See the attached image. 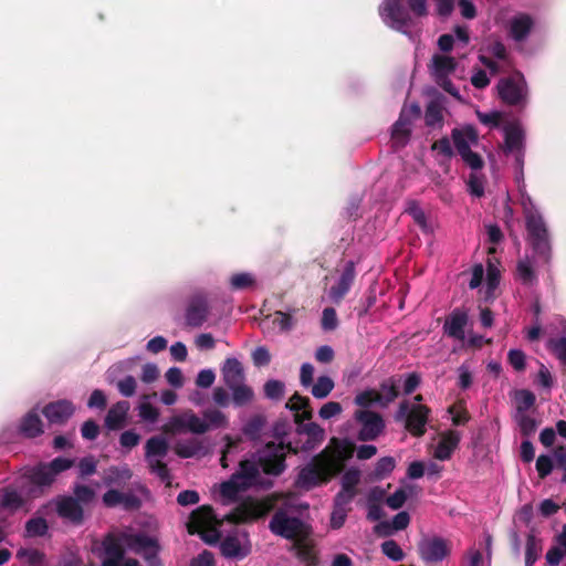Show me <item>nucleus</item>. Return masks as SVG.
I'll return each mask as SVG.
<instances>
[{
  "label": "nucleus",
  "mask_w": 566,
  "mask_h": 566,
  "mask_svg": "<svg viewBox=\"0 0 566 566\" xmlns=\"http://www.w3.org/2000/svg\"><path fill=\"white\" fill-rule=\"evenodd\" d=\"M102 566H122L125 551L143 556L147 566H163L157 538L132 526L109 532L102 541Z\"/></svg>",
  "instance_id": "1"
},
{
  "label": "nucleus",
  "mask_w": 566,
  "mask_h": 566,
  "mask_svg": "<svg viewBox=\"0 0 566 566\" xmlns=\"http://www.w3.org/2000/svg\"><path fill=\"white\" fill-rule=\"evenodd\" d=\"M352 457L353 449L347 440L333 438L328 447L314 455L307 464L300 468L294 482L295 488L311 491L326 484L333 476L343 471L345 463Z\"/></svg>",
  "instance_id": "2"
},
{
  "label": "nucleus",
  "mask_w": 566,
  "mask_h": 566,
  "mask_svg": "<svg viewBox=\"0 0 566 566\" xmlns=\"http://www.w3.org/2000/svg\"><path fill=\"white\" fill-rule=\"evenodd\" d=\"M520 192L527 244L539 261L549 263L553 248L548 223L532 197L525 190Z\"/></svg>",
  "instance_id": "3"
},
{
  "label": "nucleus",
  "mask_w": 566,
  "mask_h": 566,
  "mask_svg": "<svg viewBox=\"0 0 566 566\" xmlns=\"http://www.w3.org/2000/svg\"><path fill=\"white\" fill-rule=\"evenodd\" d=\"M73 465V459L57 457L50 462H40L33 467L25 468L22 479L31 484L28 493L33 497L40 496L45 489H49L55 482L60 473L71 469Z\"/></svg>",
  "instance_id": "4"
},
{
  "label": "nucleus",
  "mask_w": 566,
  "mask_h": 566,
  "mask_svg": "<svg viewBox=\"0 0 566 566\" xmlns=\"http://www.w3.org/2000/svg\"><path fill=\"white\" fill-rule=\"evenodd\" d=\"M262 480L261 473L252 461H240L238 470L219 486L220 502L223 505L237 502L241 492L261 485Z\"/></svg>",
  "instance_id": "5"
},
{
  "label": "nucleus",
  "mask_w": 566,
  "mask_h": 566,
  "mask_svg": "<svg viewBox=\"0 0 566 566\" xmlns=\"http://www.w3.org/2000/svg\"><path fill=\"white\" fill-rule=\"evenodd\" d=\"M290 451V446L283 441L268 442L255 452L249 453L242 461H252L264 474L277 476L286 469V455Z\"/></svg>",
  "instance_id": "6"
},
{
  "label": "nucleus",
  "mask_w": 566,
  "mask_h": 566,
  "mask_svg": "<svg viewBox=\"0 0 566 566\" xmlns=\"http://www.w3.org/2000/svg\"><path fill=\"white\" fill-rule=\"evenodd\" d=\"M221 376L223 384L232 392L234 407H244L253 400L254 391L245 384L244 369L239 359L227 358L221 367Z\"/></svg>",
  "instance_id": "7"
},
{
  "label": "nucleus",
  "mask_w": 566,
  "mask_h": 566,
  "mask_svg": "<svg viewBox=\"0 0 566 566\" xmlns=\"http://www.w3.org/2000/svg\"><path fill=\"white\" fill-rule=\"evenodd\" d=\"M379 15L387 27L416 41L417 34L413 30L417 21L405 8L403 0H384L379 6Z\"/></svg>",
  "instance_id": "8"
},
{
  "label": "nucleus",
  "mask_w": 566,
  "mask_h": 566,
  "mask_svg": "<svg viewBox=\"0 0 566 566\" xmlns=\"http://www.w3.org/2000/svg\"><path fill=\"white\" fill-rule=\"evenodd\" d=\"M507 39L520 53H527L526 45L536 30V19L527 12H515L505 21Z\"/></svg>",
  "instance_id": "9"
},
{
  "label": "nucleus",
  "mask_w": 566,
  "mask_h": 566,
  "mask_svg": "<svg viewBox=\"0 0 566 566\" xmlns=\"http://www.w3.org/2000/svg\"><path fill=\"white\" fill-rule=\"evenodd\" d=\"M168 451L169 443L164 436L150 437L145 443V461L150 473L161 482L170 484L171 474L165 462Z\"/></svg>",
  "instance_id": "10"
},
{
  "label": "nucleus",
  "mask_w": 566,
  "mask_h": 566,
  "mask_svg": "<svg viewBox=\"0 0 566 566\" xmlns=\"http://www.w3.org/2000/svg\"><path fill=\"white\" fill-rule=\"evenodd\" d=\"M430 409L422 403H410L403 400L395 413L396 421H405V428L415 437H421L427 431Z\"/></svg>",
  "instance_id": "11"
},
{
  "label": "nucleus",
  "mask_w": 566,
  "mask_h": 566,
  "mask_svg": "<svg viewBox=\"0 0 566 566\" xmlns=\"http://www.w3.org/2000/svg\"><path fill=\"white\" fill-rule=\"evenodd\" d=\"M499 97L510 106L525 107L528 103V85L522 74L501 78L496 85Z\"/></svg>",
  "instance_id": "12"
},
{
  "label": "nucleus",
  "mask_w": 566,
  "mask_h": 566,
  "mask_svg": "<svg viewBox=\"0 0 566 566\" xmlns=\"http://www.w3.org/2000/svg\"><path fill=\"white\" fill-rule=\"evenodd\" d=\"M269 528L273 534L293 541L303 535L304 523L300 517L277 510L270 520Z\"/></svg>",
  "instance_id": "13"
},
{
  "label": "nucleus",
  "mask_w": 566,
  "mask_h": 566,
  "mask_svg": "<svg viewBox=\"0 0 566 566\" xmlns=\"http://www.w3.org/2000/svg\"><path fill=\"white\" fill-rule=\"evenodd\" d=\"M421 114V108L417 103L409 106H403L399 118L392 125L391 139L395 148L405 147L411 135V126L413 119L418 118Z\"/></svg>",
  "instance_id": "14"
},
{
  "label": "nucleus",
  "mask_w": 566,
  "mask_h": 566,
  "mask_svg": "<svg viewBox=\"0 0 566 566\" xmlns=\"http://www.w3.org/2000/svg\"><path fill=\"white\" fill-rule=\"evenodd\" d=\"M354 419L359 424L357 438L364 442L376 440L386 427L380 413L367 409L355 411Z\"/></svg>",
  "instance_id": "15"
},
{
  "label": "nucleus",
  "mask_w": 566,
  "mask_h": 566,
  "mask_svg": "<svg viewBox=\"0 0 566 566\" xmlns=\"http://www.w3.org/2000/svg\"><path fill=\"white\" fill-rule=\"evenodd\" d=\"M336 279L328 290V298L338 304L350 291L356 279V263L353 260L344 261L336 269Z\"/></svg>",
  "instance_id": "16"
},
{
  "label": "nucleus",
  "mask_w": 566,
  "mask_h": 566,
  "mask_svg": "<svg viewBox=\"0 0 566 566\" xmlns=\"http://www.w3.org/2000/svg\"><path fill=\"white\" fill-rule=\"evenodd\" d=\"M220 551L226 558L241 560L251 553V542L245 533L228 534L220 542Z\"/></svg>",
  "instance_id": "17"
},
{
  "label": "nucleus",
  "mask_w": 566,
  "mask_h": 566,
  "mask_svg": "<svg viewBox=\"0 0 566 566\" xmlns=\"http://www.w3.org/2000/svg\"><path fill=\"white\" fill-rule=\"evenodd\" d=\"M420 557L427 564L442 562L450 553L448 542L439 536H426L418 544Z\"/></svg>",
  "instance_id": "18"
},
{
  "label": "nucleus",
  "mask_w": 566,
  "mask_h": 566,
  "mask_svg": "<svg viewBox=\"0 0 566 566\" xmlns=\"http://www.w3.org/2000/svg\"><path fill=\"white\" fill-rule=\"evenodd\" d=\"M203 417L200 418L192 410H186L179 415L172 416L168 420V427L174 432H191L203 434L208 427L203 423Z\"/></svg>",
  "instance_id": "19"
},
{
  "label": "nucleus",
  "mask_w": 566,
  "mask_h": 566,
  "mask_svg": "<svg viewBox=\"0 0 566 566\" xmlns=\"http://www.w3.org/2000/svg\"><path fill=\"white\" fill-rule=\"evenodd\" d=\"M20 511L28 512V499L15 485L0 488V512L13 515Z\"/></svg>",
  "instance_id": "20"
},
{
  "label": "nucleus",
  "mask_w": 566,
  "mask_h": 566,
  "mask_svg": "<svg viewBox=\"0 0 566 566\" xmlns=\"http://www.w3.org/2000/svg\"><path fill=\"white\" fill-rule=\"evenodd\" d=\"M52 503L55 506L56 514L64 521L73 525H80L84 520V510L80 502L72 495H59Z\"/></svg>",
  "instance_id": "21"
},
{
  "label": "nucleus",
  "mask_w": 566,
  "mask_h": 566,
  "mask_svg": "<svg viewBox=\"0 0 566 566\" xmlns=\"http://www.w3.org/2000/svg\"><path fill=\"white\" fill-rule=\"evenodd\" d=\"M469 321L468 312L463 308H454L443 324V332L448 336L458 339H465V326Z\"/></svg>",
  "instance_id": "22"
},
{
  "label": "nucleus",
  "mask_w": 566,
  "mask_h": 566,
  "mask_svg": "<svg viewBox=\"0 0 566 566\" xmlns=\"http://www.w3.org/2000/svg\"><path fill=\"white\" fill-rule=\"evenodd\" d=\"M209 306L206 297L197 295L191 298L185 314L186 323L190 327H200L207 321Z\"/></svg>",
  "instance_id": "23"
},
{
  "label": "nucleus",
  "mask_w": 566,
  "mask_h": 566,
  "mask_svg": "<svg viewBox=\"0 0 566 566\" xmlns=\"http://www.w3.org/2000/svg\"><path fill=\"white\" fill-rule=\"evenodd\" d=\"M74 411L75 407L72 401L61 399L48 403L43 408L42 413L51 423H62L70 419Z\"/></svg>",
  "instance_id": "24"
},
{
  "label": "nucleus",
  "mask_w": 566,
  "mask_h": 566,
  "mask_svg": "<svg viewBox=\"0 0 566 566\" xmlns=\"http://www.w3.org/2000/svg\"><path fill=\"white\" fill-rule=\"evenodd\" d=\"M451 137L458 154H462L463 151L471 149L479 143L478 132L471 125H467L461 128H453Z\"/></svg>",
  "instance_id": "25"
},
{
  "label": "nucleus",
  "mask_w": 566,
  "mask_h": 566,
  "mask_svg": "<svg viewBox=\"0 0 566 566\" xmlns=\"http://www.w3.org/2000/svg\"><path fill=\"white\" fill-rule=\"evenodd\" d=\"M130 405L126 400H119L114 403L105 416V427L111 431H116L125 427Z\"/></svg>",
  "instance_id": "26"
},
{
  "label": "nucleus",
  "mask_w": 566,
  "mask_h": 566,
  "mask_svg": "<svg viewBox=\"0 0 566 566\" xmlns=\"http://www.w3.org/2000/svg\"><path fill=\"white\" fill-rule=\"evenodd\" d=\"M18 431L25 438H35L43 433V422L36 409L30 410L22 417Z\"/></svg>",
  "instance_id": "27"
},
{
  "label": "nucleus",
  "mask_w": 566,
  "mask_h": 566,
  "mask_svg": "<svg viewBox=\"0 0 566 566\" xmlns=\"http://www.w3.org/2000/svg\"><path fill=\"white\" fill-rule=\"evenodd\" d=\"M461 440L458 431L449 430L441 436L434 450V458L440 461L449 460Z\"/></svg>",
  "instance_id": "28"
},
{
  "label": "nucleus",
  "mask_w": 566,
  "mask_h": 566,
  "mask_svg": "<svg viewBox=\"0 0 566 566\" xmlns=\"http://www.w3.org/2000/svg\"><path fill=\"white\" fill-rule=\"evenodd\" d=\"M483 539L485 556L480 549L471 547L467 553L468 566H491L493 542L492 535L489 532H484Z\"/></svg>",
  "instance_id": "29"
},
{
  "label": "nucleus",
  "mask_w": 566,
  "mask_h": 566,
  "mask_svg": "<svg viewBox=\"0 0 566 566\" xmlns=\"http://www.w3.org/2000/svg\"><path fill=\"white\" fill-rule=\"evenodd\" d=\"M177 455L182 459H189L193 457H201L208 453V448L202 440L197 438H190L179 440L175 447Z\"/></svg>",
  "instance_id": "30"
},
{
  "label": "nucleus",
  "mask_w": 566,
  "mask_h": 566,
  "mask_svg": "<svg viewBox=\"0 0 566 566\" xmlns=\"http://www.w3.org/2000/svg\"><path fill=\"white\" fill-rule=\"evenodd\" d=\"M536 256L525 255L517 262L516 277L525 286H533L537 283V275L535 272Z\"/></svg>",
  "instance_id": "31"
},
{
  "label": "nucleus",
  "mask_w": 566,
  "mask_h": 566,
  "mask_svg": "<svg viewBox=\"0 0 566 566\" xmlns=\"http://www.w3.org/2000/svg\"><path fill=\"white\" fill-rule=\"evenodd\" d=\"M132 475V470L127 464L113 465L105 472L103 483L106 486H124Z\"/></svg>",
  "instance_id": "32"
},
{
  "label": "nucleus",
  "mask_w": 566,
  "mask_h": 566,
  "mask_svg": "<svg viewBox=\"0 0 566 566\" xmlns=\"http://www.w3.org/2000/svg\"><path fill=\"white\" fill-rule=\"evenodd\" d=\"M505 151L513 153L524 149L525 133L518 124H512L504 128Z\"/></svg>",
  "instance_id": "33"
},
{
  "label": "nucleus",
  "mask_w": 566,
  "mask_h": 566,
  "mask_svg": "<svg viewBox=\"0 0 566 566\" xmlns=\"http://www.w3.org/2000/svg\"><path fill=\"white\" fill-rule=\"evenodd\" d=\"M300 434H306L308 437L307 442L304 444V450L314 449L321 444L325 438L324 429L316 422L302 423L297 427Z\"/></svg>",
  "instance_id": "34"
},
{
  "label": "nucleus",
  "mask_w": 566,
  "mask_h": 566,
  "mask_svg": "<svg viewBox=\"0 0 566 566\" xmlns=\"http://www.w3.org/2000/svg\"><path fill=\"white\" fill-rule=\"evenodd\" d=\"M432 74L436 80L448 77L457 69V61L454 57L434 54L432 56Z\"/></svg>",
  "instance_id": "35"
},
{
  "label": "nucleus",
  "mask_w": 566,
  "mask_h": 566,
  "mask_svg": "<svg viewBox=\"0 0 566 566\" xmlns=\"http://www.w3.org/2000/svg\"><path fill=\"white\" fill-rule=\"evenodd\" d=\"M405 212L408 213L413 221L420 227L422 232L431 233L432 228L428 222L427 216L417 200L410 199L406 201Z\"/></svg>",
  "instance_id": "36"
},
{
  "label": "nucleus",
  "mask_w": 566,
  "mask_h": 566,
  "mask_svg": "<svg viewBox=\"0 0 566 566\" xmlns=\"http://www.w3.org/2000/svg\"><path fill=\"white\" fill-rule=\"evenodd\" d=\"M400 379L396 377H389L381 381L379 388L380 394H377L378 396V403L381 405H388L392 402L399 395L398 387H399Z\"/></svg>",
  "instance_id": "37"
},
{
  "label": "nucleus",
  "mask_w": 566,
  "mask_h": 566,
  "mask_svg": "<svg viewBox=\"0 0 566 566\" xmlns=\"http://www.w3.org/2000/svg\"><path fill=\"white\" fill-rule=\"evenodd\" d=\"M153 397H156V394L142 396L137 406L139 418L148 423H155L159 418V410L150 402Z\"/></svg>",
  "instance_id": "38"
},
{
  "label": "nucleus",
  "mask_w": 566,
  "mask_h": 566,
  "mask_svg": "<svg viewBox=\"0 0 566 566\" xmlns=\"http://www.w3.org/2000/svg\"><path fill=\"white\" fill-rule=\"evenodd\" d=\"M203 423L209 430L223 429L229 426V419L224 412L216 408L206 409L202 413Z\"/></svg>",
  "instance_id": "39"
},
{
  "label": "nucleus",
  "mask_w": 566,
  "mask_h": 566,
  "mask_svg": "<svg viewBox=\"0 0 566 566\" xmlns=\"http://www.w3.org/2000/svg\"><path fill=\"white\" fill-rule=\"evenodd\" d=\"M265 426V418L261 415L252 416L242 427L243 434L250 440H259Z\"/></svg>",
  "instance_id": "40"
},
{
  "label": "nucleus",
  "mask_w": 566,
  "mask_h": 566,
  "mask_svg": "<svg viewBox=\"0 0 566 566\" xmlns=\"http://www.w3.org/2000/svg\"><path fill=\"white\" fill-rule=\"evenodd\" d=\"M395 468L396 460L392 457H382L376 462L370 478L374 481L384 480L390 475Z\"/></svg>",
  "instance_id": "41"
},
{
  "label": "nucleus",
  "mask_w": 566,
  "mask_h": 566,
  "mask_svg": "<svg viewBox=\"0 0 566 566\" xmlns=\"http://www.w3.org/2000/svg\"><path fill=\"white\" fill-rule=\"evenodd\" d=\"M424 122L429 127H441L443 123L442 107L438 101H431L426 108Z\"/></svg>",
  "instance_id": "42"
},
{
  "label": "nucleus",
  "mask_w": 566,
  "mask_h": 566,
  "mask_svg": "<svg viewBox=\"0 0 566 566\" xmlns=\"http://www.w3.org/2000/svg\"><path fill=\"white\" fill-rule=\"evenodd\" d=\"M542 553L541 541L534 534H528L526 538L525 566H533Z\"/></svg>",
  "instance_id": "43"
},
{
  "label": "nucleus",
  "mask_w": 566,
  "mask_h": 566,
  "mask_svg": "<svg viewBox=\"0 0 566 566\" xmlns=\"http://www.w3.org/2000/svg\"><path fill=\"white\" fill-rule=\"evenodd\" d=\"M563 324V335L551 338L548 340V348L562 363L566 364V321Z\"/></svg>",
  "instance_id": "44"
},
{
  "label": "nucleus",
  "mask_w": 566,
  "mask_h": 566,
  "mask_svg": "<svg viewBox=\"0 0 566 566\" xmlns=\"http://www.w3.org/2000/svg\"><path fill=\"white\" fill-rule=\"evenodd\" d=\"M311 394L317 399L326 398L334 389V381L329 376H319L316 382L311 385Z\"/></svg>",
  "instance_id": "45"
},
{
  "label": "nucleus",
  "mask_w": 566,
  "mask_h": 566,
  "mask_svg": "<svg viewBox=\"0 0 566 566\" xmlns=\"http://www.w3.org/2000/svg\"><path fill=\"white\" fill-rule=\"evenodd\" d=\"M17 558L25 560L30 566H44L45 555L39 549L20 548L17 552Z\"/></svg>",
  "instance_id": "46"
},
{
  "label": "nucleus",
  "mask_w": 566,
  "mask_h": 566,
  "mask_svg": "<svg viewBox=\"0 0 566 566\" xmlns=\"http://www.w3.org/2000/svg\"><path fill=\"white\" fill-rule=\"evenodd\" d=\"M229 283L233 291H242L252 287L255 284V277L250 272H240L231 275Z\"/></svg>",
  "instance_id": "47"
},
{
  "label": "nucleus",
  "mask_w": 566,
  "mask_h": 566,
  "mask_svg": "<svg viewBox=\"0 0 566 566\" xmlns=\"http://www.w3.org/2000/svg\"><path fill=\"white\" fill-rule=\"evenodd\" d=\"M308 403L310 399L307 397H303L295 392L285 403V408L294 412L303 411L304 418L310 419L312 417V412L311 410H307Z\"/></svg>",
  "instance_id": "48"
},
{
  "label": "nucleus",
  "mask_w": 566,
  "mask_h": 566,
  "mask_svg": "<svg viewBox=\"0 0 566 566\" xmlns=\"http://www.w3.org/2000/svg\"><path fill=\"white\" fill-rule=\"evenodd\" d=\"M263 392L268 399L277 401L285 394V384L277 379H269L263 386Z\"/></svg>",
  "instance_id": "49"
},
{
  "label": "nucleus",
  "mask_w": 566,
  "mask_h": 566,
  "mask_svg": "<svg viewBox=\"0 0 566 566\" xmlns=\"http://www.w3.org/2000/svg\"><path fill=\"white\" fill-rule=\"evenodd\" d=\"M514 419L524 437L532 436L537 429V421L526 412H515Z\"/></svg>",
  "instance_id": "50"
},
{
  "label": "nucleus",
  "mask_w": 566,
  "mask_h": 566,
  "mask_svg": "<svg viewBox=\"0 0 566 566\" xmlns=\"http://www.w3.org/2000/svg\"><path fill=\"white\" fill-rule=\"evenodd\" d=\"M49 525L43 517H32L25 523V534L30 537H41L46 535Z\"/></svg>",
  "instance_id": "51"
},
{
  "label": "nucleus",
  "mask_w": 566,
  "mask_h": 566,
  "mask_svg": "<svg viewBox=\"0 0 566 566\" xmlns=\"http://www.w3.org/2000/svg\"><path fill=\"white\" fill-rule=\"evenodd\" d=\"M360 470L356 467L348 468L340 478V486L357 492V485L360 482Z\"/></svg>",
  "instance_id": "52"
},
{
  "label": "nucleus",
  "mask_w": 566,
  "mask_h": 566,
  "mask_svg": "<svg viewBox=\"0 0 566 566\" xmlns=\"http://www.w3.org/2000/svg\"><path fill=\"white\" fill-rule=\"evenodd\" d=\"M535 395L527 389H521L516 391V412H526L535 403Z\"/></svg>",
  "instance_id": "53"
},
{
  "label": "nucleus",
  "mask_w": 566,
  "mask_h": 566,
  "mask_svg": "<svg viewBox=\"0 0 566 566\" xmlns=\"http://www.w3.org/2000/svg\"><path fill=\"white\" fill-rule=\"evenodd\" d=\"M72 496L74 499H76L80 502V504L83 506V505H86V504H90L91 502H93V500L95 499V491L87 485H84L81 483H75L73 485V495Z\"/></svg>",
  "instance_id": "54"
},
{
  "label": "nucleus",
  "mask_w": 566,
  "mask_h": 566,
  "mask_svg": "<svg viewBox=\"0 0 566 566\" xmlns=\"http://www.w3.org/2000/svg\"><path fill=\"white\" fill-rule=\"evenodd\" d=\"M116 388L123 397H133L136 394L137 380L134 376L127 375L116 382Z\"/></svg>",
  "instance_id": "55"
},
{
  "label": "nucleus",
  "mask_w": 566,
  "mask_h": 566,
  "mask_svg": "<svg viewBox=\"0 0 566 566\" xmlns=\"http://www.w3.org/2000/svg\"><path fill=\"white\" fill-rule=\"evenodd\" d=\"M381 552L387 558L394 562H400L405 557L403 551L394 539L385 541L381 544Z\"/></svg>",
  "instance_id": "56"
},
{
  "label": "nucleus",
  "mask_w": 566,
  "mask_h": 566,
  "mask_svg": "<svg viewBox=\"0 0 566 566\" xmlns=\"http://www.w3.org/2000/svg\"><path fill=\"white\" fill-rule=\"evenodd\" d=\"M484 50L490 56L500 62H506L509 60L507 49L505 44L500 40L490 42Z\"/></svg>",
  "instance_id": "57"
},
{
  "label": "nucleus",
  "mask_w": 566,
  "mask_h": 566,
  "mask_svg": "<svg viewBox=\"0 0 566 566\" xmlns=\"http://www.w3.org/2000/svg\"><path fill=\"white\" fill-rule=\"evenodd\" d=\"M97 469V461L93 455L82 458L77 463L78 476L84 479L93 475Z\"/></svg>",
  "instance_id": "58"
},
{
  "label": "nucleus",
  "mask_w": 566,
  "mask_h": 566,
  "mask_svg": "<svg viewBox=\"0 0 566 566\" xmlns=\"http://www.w3.org/2000/svg\"><path fill=\"white\" fill-rule=\"evenodd\" d=\"M457 374H458V386L462 390L469 389L471 387V385L473 384V374H472L470 366L468 364L463 363L462 365H460L458 367Z\"/></svg>",
  "instance_id": "59"
},
{
  "label": "nucleus",
  "mask_w": 566,
  "mask_h": 566,
  "mask_svg": "<svg viewBox=\"0 0 566 566\" xmlns=\"http://www.w3.org/2000/svg\"><path fill=\"white\" fill-rule=\"evenodd\" d=\"M476 116L479 120L489 128H496L500 126L502 120V115L497 111L491 112H476Z\"/></svg>",
  "instance_id": "60"
},
{
  "label": "nucleus",
  "mask_w": 566,
  "mask_h": 566,
  "mask_svg": "<svg viewBox=\"0 0 566 566\" xmlns=\"http://www.w3.org/2000/svg\"><path fill=\"white\" fill-rule=\"evenodd\" d=\"M468 191L471 196L481 198L484 195V181L483 178L476 172H472L468 180Z\"/></svg>",
  "instance_id": "61"
},
{
  "label": "nucleus",
  "mask_w": 566,
  "mask_h": 566,
  "mask_svg": "<svg viewBox=\"0 0 566 566\" xmlns=\"http://www.w3.org/2000/svg\"><path fill=\"white\" fill-rule=\"evenodd\" d=\"M459 156L463 163L474 171L482 169L484 166L482 157L472 149L463 151L462 154H459Z\"/></svg>",
  "instance_id": "62"
},
{
  "label": "nucleus",
  "mask_w": 566,
  "mask_h": 566,
  "mask_svg": "<svg viewBox=\"0 0 566 566\" xmlns=\"http://www.w3.org/2000/svg\"><path fill=\"white\" fill-rule=\"evenodd\" d=\"M507 360L516 371H522L526 367V356L521 349H510L507 353Z\"/></svg>",
  "instance_id": "63"
},
{
  "label": "nucleus",
  "mask_w": 566,
  "mask_h": 566,
  "mask_svg": "<svg viewBox=\"0 0 566 566\" xmlns=\"http://www.w3.org/2000/svg\"><path fill=\"white\" fill-rule=\"evenodd\" d=\"M408 496H409L408 492L405 489L399 488L387 497L386 504L391 510H399L405 504Z\"/></svg>",
  "instance_id": "64"
}]
</instances>
